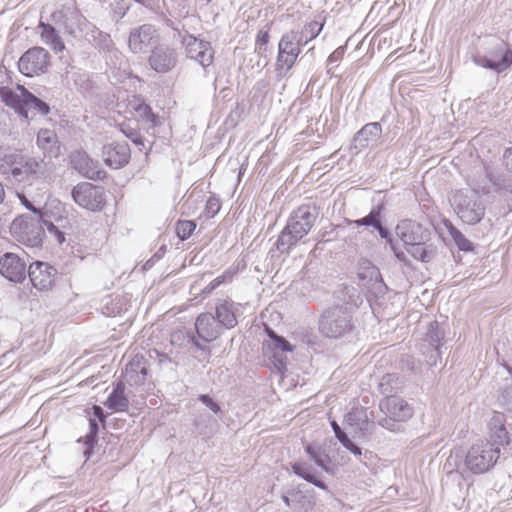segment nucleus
<instances>
[{
	"mask_svg": "<svg viewBox=\"0 0 512 512\" xmlns=\"http://www.w3.org/2000/svg\"><path fill=\"white\" fill-rule=\"evenodd\" d=\"M4 197H5L4 187H3V185L0 183V203H2V202H3Z\"/></svg>",
	"mask_w": 512,
	"mask_h": 512,
	"instance_id": "56",
	"label": "nucleus"
},
{
	"mask_svg": "<svg viewBox=\"0 0 512 512\" xmlns=\"http://www.w3.org/2000/svg\"><path fill=\"white\" fill-rule=\"evenodd\" d=\"M128 404V399L124 395V385L120 382L109 395L105 405L114 411H125Z\"/></svg>",
	"mask_w": 512,
	"mask_h": 512,
	"instance_id": "30",
	"label": "nucleus"
},
{
	"mask_svg": "<svg viewBox=\"0 0 512 512\" xmlns=\"http://www.w3.org/2000/svg\"><path fill=\"white\" fill-rule=\"evenodd\" d=\"M283 501L285 502V504L287 506H290V500H289V498L287 496H283Z\"/></svg>",
	"mask_w": 512,
	"mask_h": 512,
	"instance_id": "57",
	"label": "nucleus"
},
{
	"mask_svg": "<svg viewBox=\"0 0 512 512\" xmlns=\"http://www.w3.org/2000/svg\"><path fill=\"white\" fill-rule=\"evenodd\" d=\"M405 248L414 259L421 262H430L436 255V248L433 245H427L425 241L415 242Z\"/></svg>",
	"mask_w": 512,
	"mask_h": 512,
	"instance_id": "29",
	"label": "nucleus"
},
{
	"mask_svg": "<svg viewBox=\"0 0 512 512\" xmlns=\"http://www.w3.org/2000/svg\"><path fill=\"white\" fill-rule=\"evenodd\" d=\"M158 30L152 24H142L130 31L128 46L132 53H147L159 41Z\"/></svg>",
	"mask_w": 512,
	"mask_h": 512,
	"instance_id": "14",
	"label": "nucleus"
},
{
	"mask_svg": "<svg viewBox=\"0 0 512 512\" xmlns=\"http://www.w3.org/2000/svg\"><path fill=\"white\" fill-rule=\"evenodd\" d=\"M331 427L335 433L336 438L340 441L341 444H344L346 441H348V436L346 435L345 432L342 431V429L340 428L336 421L333 420L331 422Z\"/></svg>",
	"mask_w": 512,
	"mask_h": 512,
	"instance_id": "47",
	"label": "nucleus"
},
{
	"mask_svg": "<svg viewBox=\"0 0 512 512\" xmlns=\"http://www.w3.org/2000/svg\"><path fill=\"white\" fill-rule=\"evenodd\" d=\"M380 215H381V207L378 206L370 211V213L361 218L353 221V224L356 226H372L375 229L378 230L380 236L383 239H388L390 236V232L388 229L382 226L380 221Z\"/></svg>",
	"mask_w": 512,
	"mask_h": 512,
	"instance_id": "28",
	"label": "nucleus"
},
{
	"mask_svg": "<svg viewBox=\"0 0 512 512\" xmlns=\"http://www.w3.org/2000/svg\"><path fill=\"white\" fill-rule=\"evenodd\" d=\"M474 62L480 67L501 73L512 65V51L506 43L500 42L486 55L476 57Z\"/></svg>",
	"mask_w": 512,
	"mask_h": 512,
	"instance_id": "12",
	"label": "nucleus"
},
{
	"mask_svg": "<svg viewBox=\"0 0 512 512\" xmlns=\"http://www.w3.org/2000/svg\"><path fill=\"white\" fill-rule=\"evenodd\" d=\"M362 128H371V129L379 128V123L378 122H370V123L365 124Z\"/></svg>",
	"mask_w": 512,
	"mask_h": 512,
	"instance_id": "55",
	"label": "nucleus"
},
{
	"mask_svg": "<svg viewBox=\"0 0 512 512\" xmlns=\"http://www.w3.org/2000/svg\"><path fill=\"white\" fill-rule=\"evenodd\" d=\"M121 131L126 135V137L132 139L133 142H135L136 144L143 145L142 141L137 137L138 130L130 129L128 130V133L126 132V130Z\"/></svg>",
	"mask_w": 512,
	"mask_h": 512,
	"instance_id": "53",
	"label": "nucleus"
},
{
	"mask_svg": "<svg viewBox=\"0 0 512 512\" xmlns=\"http://www.w3.org/2000/svg\"><path fill=\"white\" fill-rule=\"evenodd\" d=\"M28 275L33 287L47 291L55 283L57 270L48 263L37 261L29 266Z\"/></svg>",
	"mask_w": 512,
	"mask_h": 512,
	"instance_id": "15",
	"label": "nucleus"
},
{
	"mask_svg": "<svg viewBox=\"0 0 512 512\" xmlns=\"http://www.w3.org/2000/svg\"><path fill=\"white\" fill-rule=\"evenodd\" d=\"M195 329L198 338L211 342L222 335L224 328L212 313H202L196 319Z\"/></svg>",
	"mask_w": 512,
	"mask_h": 512,
	"instance_id": "20",
	"label": "nucleus"
},
{
	"mask_svg": "<svg viewBox=\"0 0 512 512\" xmlns=\"http://www.w3.org/2000/svg\"><path fill=\"white\" fill-rule=\"evenodd\" d=\"M233 273L230 271H226L222 275L216 277L213 281H211L203 290L204 293H210L214 289H216L221 284L226 282H230L232 280Z\"/></svg>",
	"mask_w": 512,
	"mask_h": 512,
	"instance_id": "40",
	"label": "nucleus"
},
{
	"mask_svg": "<svg viewBox=\"0 0 512 512\" xmlns=\"http://www.w3.org/2000/svg\"><path fill=\"white\" fill-rule=\"evenodd\" d=\"M71 195L76 204L89 211H100L106 204L104 188L89 182L74 186Z\"/></svg>",
	"mask_w": 512,
	"mask_h": 512,
	"instance_id": "10",
	"label": "nucleus"
},
{
	"mask_svg": "<svg viewBox=\"0 0 512 512\" xmlns=\"http://www.w3.org/2000/svg\"><path fill=\"white\" fill-rule=\"evenodd\" d=\"M37 144L44 154L49 157H58L60 155L61 146L56 130H39Z\"/></svg>",
	"mask_w": 512,
	"mask_h": 512,
	"instance_id": "26",
	"label": "nucleus"
},
{
	"mask_svg": "<svg viewBox=\"0 0 512 512\" xmlns=\"http://www.w3.org/2000/svg\"><path fill=\"white\" fill-rule=\"evenodd\" d=\"M129 106L134 111L135 118L142 121L144 124H151L152 126L157 125L156 115L143 100L134 96L129 102Z\"/></svg>",
	"mask_w": 512,
	"mask_h": 512,
	"instance_id": "27",
	"label": "nucleus"
},
{
	"mask_svg": "<svg viewBox=\"0 0 512 512\" xmlns=\"http://www.w3.org/2000/svg\"><path fill=\"white\" fill-rule=\"evenodd\" d=\"M199 400L207 406L209 409H211L215 414L220 412V406L208 395L202 394L199 396Z\"/></svg>",
	"mask_w": 512,
	"mask_h": 512,
	"instance_id": "45",
	"label": "nucleus"
},
{
	"mask_svg": "<svg viewBox=\"0 0 512 512\" xmlns=\"http://www.w3.org/2000/svg\"><path fill=\"white\" fill-rule=\"evenodd\" d=\"M18 197L21 201V203L30 211L34 213L35 216H39V218L43 217V214L40 209H37L30 200L27 199V197L24 194H18Z\"/></svg>",
	"mask_w": 512,
	"mask_h": 512,
	"instance_id": "46",
	"label": "nucleus"
},
{
	"mask_svg": "<svg viewBox=\"0 0 512 512\" xmlns=\"http://www.w3.org/2000/svg\"><path fill=\"white\" fill-rule=\"evenodd\" d=\"M318 217L315 207L300 206L294 210L284 229L275 243L280 253H289L301 239H303L314 226Z\"/></svg>",
	"mask_w": 512,
	"mask_h": 512,
	"instance_id": "1",
	"label": "nucleus"
},
{
	"mask_svg": "<svg viewBox=\"0 0 512 512\" xmlns=\"http://www.w3.org/2000/svg\"><path fill=\"white\" fill-rule=\"evenodd\" d=\"M503 165L505 168L503 175L485 169L486 177L496 189L512 192V147L506 149L503 153Z\"/></svg>",
	"mask_w": 512,
	"mask_h": 512,
	"instance_id": "23",
	"label": "nucleus"
},
{
	"mask_svg": "<svg viewBox=\"0 0 512 512\" xmlns=\"http://www.w3.org/2000/svg\"><path fill=\"white\" fill-rule=\"evenodd\" d=\"M49 58L47 50L42 47H33L27 50L19 59V70L27 77L44 73L47 71Z\"/></svg>",
	"mask_w": 512,
	"mask_h": 512,
	"instance_id": "13",
	"label": "nucleus"
},
{
	"mask_svg": "<svg viewBox=\"0 0 512 512\" xmlns=\"http://www.w3.org/2000/svg\"><path fill=\"white\" fill-rule=\"evenodd\" d=\"M396 234L404 243V246L415 242L426 241L429 233L423 226L413 220H403L396 226Z\"/></svg>",
	"mask_w": 512,
	"mask_h": 512,
	"instance_id": "21",
	"label": "nucleus"
},
{
	"mask_svg": "<svg viewBox=\"0 0 512 512\" xmlns=\"http://www.w3.org/2000/svg\"><path fill=\"white\" fill-rule=\"evenodd\" d=\"M196 229V223L192 220H179L176 223V233L181 240L188 239Z\"/></svg>",
	"mask_w": 512,
	"mask_h": 512,
	"instance_id": "38",
	"label": "nucleus"
},
{
	"mask_svg": "<svg viewBox=\"0 0 512 512\" xmlns=\"http://www.w3.org/2000/svg\"><path fill=\"white\" fill-rule=\"evenodd\" d=\"M269 39H270L269 31L260 30L258 32L257 38H256L255 50L259 53V55H264V53L266 52Z\"/></svg>",
	"mask_w": 512,
	"mask_h": 512,
	"instance_id": "41",
	"label": "nucleus"
},
{
	"mask_svg": "<svg viewBox=\"0 0 512 512\" xmlns=\"http://www.w3.org/2000/svg\"><path fill=\"white\" fill-rule=\"evenodd\" d=\"M135 2L139 3V4H142L144 6H147L146 4V1L145 0H134Z\"/></svg>",
	"mask_w": 512,
	"mask_h": 512,
	"instance_id": "58",
	"label": "nucleus"
},
{
	"mask_svg": "<svg viewBox=\"0 0 512 512\" xmlns=\"http://www.w3.org/2000/svg\"><path fill=\"white\" fill-rule=\"evenodd\" d=\"M500 456L498 446L490 442H479L472 445L465 457V467L474 474L488 472L497 463Z\"/></svg>",
	"mask_w": 512,
	"mask_h": 512,
	"instance_id": "8",
	"label": "nucleus"
},
{
	"mask_svg": "<svg viewBox=\"0 0 512 512\" xmlns=\"http://www.w3.org/2000/svg\"><path fill=\"white\" fill-rule=\"evenodd\" d=\"M301 38L295 30H291L282 35L278 44V55L275 63L276 75L279 78L286 76L288 71L295 64L301 53Z\"/></svg>",
	"mask_w": 512,
	"mask_h": 512,
	"instance_id": "9",
	"label": "nucleus"
},
{
	"mask_svg": "<svg viewBox=\"0 0 512 512\" xmlns=\"http://www.w3.org/2000/svg\"><path fill=\"white\" fill-rule=\"evenodd\" d=\"M90 431L85 436V444L90 448L93 447L96 442L97 434H98V423L95 419H90L89 421Z\"/></svg>",
	"mask_w": 512,
	"mask_h": 512,
	"instance_id": "42",
	"label": "nucleus"
},
{
	"mask_svg": "<svg viewBox=\"0 0 512 512\" xmlns=\"http://www.w3.org/2000/svg\"><path fill=\"white\" fill-rule=\"evenodd\" d=\"M138 373L143 376L146 375V367L143 362V357H135L131 362L126 365L125 377L127 381L139 382Z\"/></svg>",
	"mask_w": 512,
	"mask_h": 512,
	"instance_id": "35",
	"label": "nucleus"
},
{
	"mask_svg": "<svg viewBox=\"0 0 512 512\" xmlns=\"http://www.w3.org/2000/svg\"><path fill=\"white\" fill-rule=\"evenodd\" d=\"M449 233L460 250L471 251L472 243L453 225L449 226Z\"/></svg>",
	"mask_w": 512,
	"mask_h": 512,
	"instance_id": "39",
	"label": "nucleus"
},
{
	"mask_svg": "<svg viewBox=\"0 0 512 512\" xmlns=\"http://www.w3.org/2000/svg\"><path fill=\"white\" fill-rule=\"evenodd\" d=\"M1 170L7 177H11L17 182H23L32 175H44L50 168H48V163L42 159L12 152L4 156Z\"/></svg>",
	"mask_w": 512,
	"mask_h": 512,
	"instance_id": "4",
	"label": "nucleus"
},
{
	"mask_svg": "<svg viewBox=\"0 0 512 512\" xmlns=\"http://www.w3.org/2000/svg\"><path fill=\"white\" fill-rule=\"evenodd\" d=\"M444 337V330L440 328L438 322H430L424 338L423 353L428 355L427 363L429 366H435L441 358L440 345Z\"/></svg>",
	"mask_w": 512,
	"mask_h": 512,
	"instance_id": "16",
	"label": "nucleus"
},
{
	"mask_svg": "<svg viewBox=\"0 0 512 512\" xmlns=\"http://www.w3.org/2000/svg\"><path fill=\"white\" fill-rule=\"evenodd\" d=\"M502 399L506 406L512 410V385L507 386L502 392Z\"/></svg>",
	"mask_w": 512,
	"mask_h": 512,
	"instance_id": "50",
	"label": "nucleus"
},
{
	"mask_svg": "<svg viewBox=\"0 0 512 512\" xmlns=\"http://www.w3.org/2000/svg\"><path fill=\"white\" fill-rule=\"evenodd\" d=\"M182 44L185 47L186 56L199 63L206 76L207 68L212 65L214 60V49L211 43L193 35H185L182 38Z\"/></svg>",
	"mask_w": 512,
	"mask_h": 512,
	"instance_id": "11",
	"label": "nucleus"
},
{
	"mask_svg": "<svg viewBox=\"0 0 512 512\" xmlns=\"http://www.w3.org/2000/svg\"><path fill=\"white\" fill-rule=\"evenodd\" d=\"M358 277L359 279L367 282H382L379 269L367 259L360 261Z\"/></svg>",
	"mask_w": 512,
	"mask_h": 512,
	"instance_id": "32",
	"label": "nucleus"
},
{
	"mask_svg": "<svg viewBox=\"0 0 512 512\" xmlns=\"http://www.w3.org/2000/svg\"><path fill=\"white\" fill-rule=\"evenodd\" d=\"M354 327L351 313L342 306L327 309L319 321L320 332L329 338H340L350 334Z\"/></svg>",
	"mask_w": 512,
	"mask_h": 512,
	"instance_id": "7",
	"label": "nucleus"
},
{
	"mask_svg": "<svg viewBox=\"0 0 512 512\" xmlns=\"http://www.w3.org/2000/svg\"><path fill=\"white\" fill-rule=\"evenodd\" d=\"M0 99L26 120L33 119L36 115L46 116L50 112L48 103L36 97L22 85H17L15 90L0 87Z\"/></svg>",
	"mask_w": 512,
	"mask_h": 512,
	"instance_id": "2",
	"label": "nucleus"
},
{
	"mask_svg": "<svg viewBox=\"0 0 512 512\" xmlns=\"http://www.w3.org/2000/svg\"><path fill=\"white\" fill-rule=\"evenodd\" d=\"M370 130H358V132L355 134L353 138V142L355 144V147L359 146H365V143L367 141V134Z\"/></svg>",
	"mask_w": 512,
	"mask_h": 512,
	"instance_id": "48",
	"label": "nucleus"
},
{
	"mask_svg": "<svg viewBox=\"0 0 512 512\" xmlns=\"http://www.w3.org/2000/svg\"><path fill=\"white\" fill-rule=\"evenodd\" d=\"M94 415L99 419V421L104 422V412L100 406H93Z\"/></svg>",
	"mask_w": 512,
	"mask_h": 512,
	"instance_id": "54",
	"label": "nucleus"
},
{
	"mask_svg": "<svg viewBox=\"0 0 512 512\" xmlns=\"http://www.w3.org/2000/svg\"><path fill=\"white\" fill-rule=\"evenodd\" d=\"M128 10H129V7H124L121 4H117V6H115L112 9L111 18L114 21L118 22L119 20H121L122 18L125 17V15L127 14Z\"/></svg>",
	"mask_w": 512,
	"mask_h": 512,
	"instance_id": "44",
	"label": "nucleus"
},
{
	"mask_svg": "<svg viewBox=\"0 0 512 512\" xmlns=\"http://www.w3.org/2000/svg\"><path fill=\"white\" fill-rule=\"evenodd\" d=\"M71 163L75 169L87 177L93 173V161L85 152H75L71 155Z\"/></svg>",
	"mask_w": 512,
	"mask_h": 512,
	"instance_id": "33",
	"label": "nucleus"
},
{
	"mask_svg": "<svg viewBox=\"0 0 512 512\" xmlns=\"http://www.w3.org/2000/svg\"><path fill=\"white\" fill-rule=\"evenodd\" d=\"M240 304L231 300H219L215 306V318L224 329H233L238 324Z\"/></svg>",
	"mask_w": 512,
	"mask_h": 512,
	"instance_id": "24",
	"label": "nucleus"
},
{
	"mask_svg": "<svg viewBox=\"0 0 512 512\" xmlns=\"http://www.w3.org/2000/svg\"><path fill=\"white\" fill-rule=\"evenodd\" d=\"M306 452L309 454V456L311 457V459L314 460V462L319 466L321 467L323 470L329 472L330 471V468H329V463H330V458L329 456L325 453L324 450L318 448V447H314L312 445H308L306 447Z\"/></svg>",
	"mask_w": 512,
	"mask_h": 512,
	"instance_id": "36",
	"label": "nucleus"
},
{
	"mask_svg": "<svg viewBox=\"0 0 512 512\" xmlns=\"http://www.w3.org/2000/svg\"><path fill=\"white\" fill-rule=\"evenodd\" d=\"M39 28L41 29L42 40L56 52H60L65 48L64 43L52 25L40 22Z\"/></svg>",
	"mask_w": 512,
	"mask_h": 512,
	"instance_id": "31",
	"label": "nucleus"
},
{
	"mask_svg": "<svg viewBox=\"0 0 512 512\" xmlns=\"http://www.w3.org/2000/svg\"><path fill=\"white\" fill-rule=\"evenodd\" d=\"M323 29V23L318 21H312L306 24L302 30H295L296 34L301 38V44L305 46L310 41L315 39Z\"/></svg>",
	"mask_w": 512,
	"mask_h": 512,
	"instance_id": "34",
	"label": "nucleus"
},
{
	"mask_svg": "<svg viewBox=\"0 0 512 512\" xmlns=\"http://www.w3.org/2000/svg\"><path fill=\"white\" fill-rule=\"evenodd\" d=\"M0 273L11 282L20 283L26 277V263L15 253L0 257Z\"/></svg>",
	"mask_w": 512,
	"mask_h": 512,
	"instance_id": "18",
	"label": "nucleus"
},
{
	"mask_svg": "<svg viewBox=\"0 0 512 512\" xmlns=\"http://www.w3.org/2000/svg\"><path fill=\"white\" fill-rule=\"evenodd\" d=\"M342 445L353 454L361 455V449L356 444H354L350 439H348V441H346Z\"/></svg>",
	"mask_w": 512,
	"mask_h": 512,
	"instance_id": "52",
	"label": "nucleus"
},
{
	"mask_svg": "<svg viewBox=\"0 0 512 512\" xmlns=\"http://www.w3.org/2000/svg\"><path fill=\"white\" fill-rule=\"evenodd\" d=\"M509 371H510V373H512V370H511V369H509Z\"/></svg>",
	"mask_w": 512,
	"mask_h": 512,
	"instance_id": "60",
	"label": "nucleus"
},
{
	"mask_svg": "<svg viewBox=\"0 0 512 512\" xmlns=\"http://www.w3.org/2000/svg\"><path fill=\"white\" fill-rule=\"evenodd\" d=\"M379 408L385 416L379 419L378 424L392 432L399 431L400 423L409 420L414 413L412 406L398 396H389L382 399Z\"/></svg>",
	"mask_w": 512,
	"mask_h": 512,
	"instance_id": "6",
	"label": "nucleus"
},
{
	"mask_svg": "<svg viewBox=\"0 0 512 512\" xmlns=\"http://www.w3.org/2000/svg\"><path fill=\"white\" fill-rule=\"evenodd\" d=\"M506 418L503 413L494 412L489 421V437L491 444L499 447L506 446L510 443L508 432L505 427Z\"/></svg>",
	"mask_w": 512,
	"mask_h": 512,
	"instance_id": "25",
	"label": "nucleus"
},
{
	"mask_svg": "<svg viewBox=\"0 0 512 512\" xmlns=\"http://www.w3.org/2000/svg\"><path fill=\"white\" fill-rule=\"evenodd\" d=\"M150 67L158 73H166L173 69L177 63V53L167 46L154 47L149 56Z\"/></svg>",
	"mask_w": 512,
	"mask_h": 512,
	"instance_id": "19",
	"label": "nucleus"
},
{
	"mask_svg": "<svg viewBox=\"0 0 512 512\" xmlns=\"http://www.w3.org/2000/svg\"><path fill=\"white\" fill-rule=\"evenodd\" d=\"M268 334L271 340L264 343V354L272 360L275 368L281 371L286 364L284 354L292 351V347L288 341L283 337L277 336L272 330H268Z\"/></svg>",
	"mask_w": 512,
	"mask_h": 512,
	"instance_id": "17",
	"label": "nucleus"
},
{
	"mask_svg": "<svg viewBox=\"0 0 512 512\" xmlns=\"http://www.w3.org/2000/svg\"><path fill=\"white\" fill-rule=\"evenodd\" d=\"M103 159L111 168H120L130 159V148L126 142L110 143L103 147Z\"/></svg>",
	"mask_w": 512,
	"mask_h": 512,
	"instance_id": "22",
	"label": "nucleus"
},
{
	"mask_svg": "<svg viewBox=\"0 0 512 512\" xmlns=\"http://www.w3.org/2000/svg\"><path fill=\"white\" fill-rule=\"evenodd\" d=\"M386 240L389 242V244H390V246H391V248H392V250H393V252H394V254H395V256H396V258H397L399 261H401V262H403V263L407 264V263H408V261H407V257H406V255H405V253H404V252H402V251H398V249L394 246L393 241H392V239H391L390 237H389L388 239H386Z\"/></svg>",
	"mask_w": 512,
	"mask_h": 512,
	"instance_id": "51",
	"label": "nucleus"
},
{
	"mask_svg": "<svg viewBox=\"0 0 512 512\" xmlns=\"http://www.w3.org/2000/svg\"><path fill=\"white\" fill-rule=\"evenodd\" d=\"M293 471L295 474H297L298 476L302 477L303 479H305L306 481L314 484L315 486L319 487V488H325V484L318 480L315 475H313L311 472H310V468L305 465V464H301V463H295L293 466Z\"/></svg>",
	"mask_w": 512,
	"mask_h": 512,
	"instance_id": "37",
	"label": "nucleus"
},
{
	"mask_svg": "<svg viewBox=\"0 0 512 512\" xmlns=\"http://www.w3.org/2000/svg\"><path fill=\"white\" fill-rule=\"evenodd\" d=\"M344 53H345V48L344 47L337 48L335 51H333L329 55V57L327 59L328 64H333V63L339 62L342 59Z\"/></svg>",
	"mask_w": 512,
	"mask_h": 512,
	"instance_id": "49",
	"label": "nucleus"
},
{
	"mask_svg": "<svg viewBox=\"0 0 512 512\" xmlns=\"http://www.w3.org/2000/svg\"><path fill=\"white\" fill-rule=\"evenodd\" d=\"M44 226L49 233L56 237L58 243L62 244L65 241V235L60 231L52 222L43 220L39 216L30 217L22 215L16 218L11 224L12 233L18 238L19 241L31 247H37L42 244L44 236Z\"/></svg>",
	"mask_w": 512,
	"mask_h": 512,
	"instance_id": "3",
	"label": "nucleus"
},
{
	"mask_svg": "<svg viewBox=\"0 0 512 512\" xmlns=\"http://www.w3.org/2000/svg\"><path fill=\"white\" fill-rule=\"evenodd\" d=\"M192 341H193V343H194L197 347H200V345H199V343H198V341H197V340H195L194 338H192Z\"/></svg>",
	"mask_w": 512,
	"mask_h": 512,
	"instance_id": "59",
	"label": "nucleus"
},
{
	"mask_svg": "<svg viewBox=\"0 0 512 512\" xmlns=\"http://www.w3.org/2000/svg\"><path fill=\"white\" fill-rule=\"evenodd\" d=\"M221 208V204L218 198L210 197L206 203V210L212 216L216 215Z\"/></svg>",
	"mask_w": 512,
	"mask_h": 512,
	"instance_id": "43",
	"label": "nucleus"
},
{
	"mask_svg": "<svg viewBox=\"0 0 512 512\" xmlns=\"http://www.w3.org/2000/svg\"><path fill=\"white\" fill-rule=\"evenodd\" d=\"M474 187L471 191L458 190L453 193L450 201L458 217L466 224L474 225L482 220L485 214V206Z\"/></svg>",
	"mask_w": 512,
	"mask_h": 512,
	"instance_id": "5",
	"label": "nucleus"
}]
</instances>
